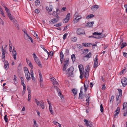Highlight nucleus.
Wrapping results in <instances>:
<instances>
[{
  "label": "nucleus",
  "mask_w": 127,
  "mask_h": 127,
  "mask_svg": "<svg viewBox=\"0 0 127 127\" xmlns=\"http://www.w3.org/2000/svg\"><path fill=\"white\" fill-rule=\"evenodd\" d=\"M53 84L54 85H58V83L56 81V79H55V81H54L53 83Z\"/></svg>",
  "instance_id": "nucleus-54"
},
{
  "label": "nucleus",
  "mask_w": 127,
  "mask_h": 127,
  "mask_svg": "<svg viewBox=\"0 0 127 127\" xmlns=\"http://www.w3.org/2000/svg\"><path fill=\"white\" fill-rule=\"evenodd\" d=\"M100 109L101 112H103L104 111V109L102 104H101V105H100Z\"/></svg>",
  "instance_id": "nucleus-34"
},
{
  "label": "nucleus",
  "mask_w": 127,
  "mask_h": 127,
  "mask_svg": "<svg viewBox=\"0 0 127 127\" xmlns=\"http://www.w3.org/2000/svg\"><path fill=\"white\" fill-rule=\"evenodd\" d=\"M89 76V73H85L84 76L85 78H88Z\"/></svg>",
  "instance_id": "nucleus-49"
},
{
  "label": "nucleus",
  "mask_w": 127,
  "mask_h": 127,
  "mask_svg": "<svg viewBox=\"0 0 127 127\" xmlns=\"http://www.w3.org/2000/svg\"><path fill=\"white\" fill-rule=\"evenodd\" d=\"M89 66L88 65V66H87V68H85V73H89L88 70H89Z\"/></svg>",
  "instance_id": "nucleus-45"
},
{
  "label": "nucleus",
  "mask_w": 127,
  "mask_h": 127,
  "mask_svg": "<svg viewBox=\"0 0 127 127\" xmlns=\"http://www.w3.org/2000/svg\"><path fill=\"white\" fill-rule=\"evenodd\" d=\"M91 56L92 53L91 52H90L89 53L84 56L83 58V59H84L85 58H86L87 59V60H88L91 57Z\"/></svg>",
  "instance_id": "nucleus-14"
},
{
  "label": "nucleus",
  "mask_w": 127,
  "mask_h": 127,
  "mask_svg": "<svg viewBox=\"0 0 127 127\" xmlns=\"http://www.w3.org/2000/svg\"><path fill=\"white\" fill-rule=\"evenodd\" d=\"M99 36H98V37H97V39L101 38H104L105 36V35L104 34H102L100 35Z\"/></svg>",
  "instance_id": "nucleus-32"
},
{
  "label": "nucleus",
  "mask_w": 127,
  "mask_h": 127,
  "mask_svg": "<svg viewBox=\"0 0 127 127\" xmlns=\"http://www.w3.org/2000/svg\"><path fill=\"white\" fill-rule=\"evenodd\" d=\"M81 18V16H78L76 17L74 20V21L75 23H77L79 21V20Z\"/></svg>",
  "instance_id": "nucleus-23"
},
{
  "label": "nucleus",
  "mask_w": 127,
  "mask_h": 127,
  "mask_svg": "<svg viewBox=\"0 0 127 127\" xmlns=\"http://www.w3.org/2000/svg\"><path fill=\"white\" fill-rule=\"evenodd\" d=\"M97 57L98 55H96V56L95 60L94 59V68H96L98 66V61Z\"/></svg>",
  "instance_id": "nucleus-7"
},
{
  "label": "nucleus",
  "mask_w": 127,
  "mask_h": 127,
  "mask_svg": "<svg viewBox=\"0 0 127 127\" xmlns=\"http://www.w3.org/2000/svg\"><path fill=\"white\" fill-rule=\"evenodd\" d=\"M95 16V15L93 14H91L87 16L86 18L88 19L90 18H93Z\"/></svg>",
  "instance_id": "nucleus-28"
},
{
  "label": "nucleus",
  "mask_w": 127,
  "mask_h": 127,
  "mask_svg": "<svg viewBox=\"0 0 127 127\" xmlns=\"http://www.w3.org/2000/svg\"><path fill=\"white\" fill-rule=\"evenodd\" d=\"M118 91L119 93V96H121L122 95V90L120 89H118Z\"/></svg>",
  "instance_id": "nucleus-38"
},
{
  "label": "nucleus",
  "mask_w": 127,
  "mask_h": 127,
  "mask_svg": "<svg viewBox=\"0 0 127 127\" xmlns=\"http://www.w3.org/2000/svg\"><path fill=\"white\" fill-rule=\"evenodd\" d=\"M83 89V87H81V90L79 95V98L80 99H81L84 98V95L83 94V91L82 90Z\"/></svg>",
  "instance_id": "nucleus-6"
},
{
  "label": "nucleus",
  "mask_w": 127,
  "mask_h": 127,
  "mask_svg": "<svg viewBox=\"0 0 127 127\" xmlns=\"http://www.w3.org/2000/svg\"><path fill=\"white\" fill-rule=\"evenodd\" d=\"M12 55L14 59L15 60L16 59L17 53L16 51H12Z\"/></svg>",
  "instance_id": "nucleus-20"
},
{
  "label": "nucleus",
  "mask_w": 127,
  "mask_h": 127,
  "mask_svg": "<svg viewBox=\"0 0 127 127\" xmlns=\"http://www.w3.org/2000/svg\"><path fill=\"white\" fill-rule=\"evenodd\" d=\"M58 21L57 19V18H56V19L55 18H54L49 21V24H53L56 23H57Z\"/></svg>",
  "instance_id": "nucleus-12"
},
{
  "label": "nucleus",
  "mask_w": 127,
  "mask_h": 127,
  "mask_svg": "<svg viewBox=\"0 0 127 127\" xmlns=\"http://www.w3.org/2000/svg\"><path fill=\"white\" fill-rule=\"evenodd\" d=\"M37 106H40V107L43 109H44L45 107V105L44 104H37Z\"/></svg>",
  "instance_id": "nucleus-25"
},
{
  "label": "nucleus",
  "mask_w": 127,
  "mask_h": 127,
  "mask_svg": "<svg viewBox=\"0 0 127 127\" xmlns=\"http://www.w3.org/2000/svg\"><path fill=\"white\" fill-rule=\"evenodd\" d=\"M9 64L8 62L7 61H5L4 62V68L5 69H6L8 67L7 69L9 67Z\"/></svg>",
  "instance_id": "nucleus-19"
},
{
  "label": "nucleus",
  "mask_w": 127,
  "mask_h": 127,
  "mask_svg": "<svg viewBox=\"0 0 127 127\" xmlns=\"http://www.w3.org/2000/svg\"><path fill=\"white\" fill-rule=\"evenodd\" d=\"M53 123L55 124V125H56L57 126L58 125H59V124L58 123V122L56 121H54Z\"/></svg>",
  "instance_id": "nucleus-64"
},
{
  "label": "nucleus",
  "mask_w": 127,
  "mask_h": 127,
  "mask_svg": "<svg viewBox=\"0 0 127 127\" xmlns=\"http://www.w3.org/2000/svg\"><path fill=\"white\" fill-rule=\"evenodd\" d=\"M119 95H118L116 96V101H118V103H120L121 102V100L119 99Z\"/></svg>",
  "instance_id": "nucleus-37"
},
{
  "label": "nucleus",
  "mask_w": 127,
  "mask_h": 127,
  "mask_svg": "<svg viewBox=\"0 0 127 127\" xmlns=\"http://www.w3.org/2000/svg\"><path fill=\"white\" fill-rule=\"evenodd\" d=\"M9 48H12V44L10 40H9Z\"/></svg>",
  "instance_id": "nucleus-47"
},
{
  "label": "nucleus",
  "mask_w": 127,
  "mask_h": 127,
  "mask_svg": "<svg viewBox=\"0 0 127 127\" xmlns=\"http://www.w3.org/2000/svg\"><path fill=\"white\" fill-rule=\"evenodd\" d=\"M28 65L29 66L31 67V68L33 69V66L31 62H29V64H28Z\"/></svg>",
  "instance_id": "nucleus-50"
},
{
  "label": "nucleus",
  "mask_w": 127,
  "mask_h": 127,
  "mask_svg": "<svg viewBox=\"0 0 127 127\" xmlns=\"http://www.w3.org/2000/svg\"><path fill=\"white\" fill-rule=\"evenodd\" d=\"M49 11H52L53 8V7L52 5H50L49 6Z\"/></svg>",
  "instance_id": "nucleus-56"
},
{
  "label": "nucleus",
  "mask_w": 127,
  "mask_h": 127,
  "mask_svg": "<svg viewBox=\"0 0 127 127\" xmlns=\"http://www.w3.org/2000/svg\"><path fill=\"white\" fill-rule=\"evenodd\" d=\"M114 97L113 95H112L111 97V99L110 100V102H111V101H112V102L113 101L114 99Z\"/></svg>",
  "instance_id": "nucleus-61"
},
{
  "label": "nucleus",
  "mask_w": 127,
  "mask_h": 127,
  "mask_svg": "<svg viewBox=\"0 0 127 127\" xmlns=\"http://www.w3.org/2000/svg\"><path fill=\"white\" fill-rule=\"evenodd\" d=\"M99 7V6L97 5H94L92 7L91 9L93 11H95L97 10Z\"/></svg>",
  "instance_id": "nucleus-15"
},
{
  "label": "nucleus",
  "mask_w": 127,
  "mask_h": 127,
  "mask_svg": "<svg viewBox=\"0 0 127 127\" xmlns=\"http://www.w3.org/2000/svg\"><path fill=\"white\" fill-rule=\"evenodd\" d=\"M119 112L115 111L114 112V118H117L118 117V115L119 114Z\"/></svg>",
  "instance_id": "nucleus-30"
},
{
  "label": "nucleus",
  "mask_w": 127,
  "mask_h": 127,
  "mask_svg": "<svg viewBox=\"0 0 127 127\" xmlns=\"http://www.w3.org/2000/svg\"><path fill=\"white\" fill-rule=\"evenodd\" d=\"M84 51H85L83 52V53H85V54H87L89 51V50L88 49H84Z\"/></svg>",
  "instance_id": "nucleus-55"
},
{
  "label": "nucleus",
  "mask_w": 127,
  "mask_h": 127,
  "mask_svg": "<svg viewBox=\"0 0 127 127\" xmlns=\"http://www.w3.org/2000/svg\"><path fill=\"white\" fill-rule=\"evenodd\" d=\"M76 32L77 34L78 35L84 34H85L84 30L83 29L80 28L77 29Z\"/></svg>",
  "instance_id": "nucleus-4"
},
{
  "label": "nucleus",
  "mask_w": 127,
  "mask_h": 127,
  "mask_svg": "<svg viewBox=\"0 0 127 127\" xmlns=\"http://www.w3.org/2000/svg\"><path fill=\"white\" fill-rule=\"evenodd\" d=\"M52 15L53 16H54L56 18H57V19L58 20V21H59V18L60 17L57 14L56 12L55 11H54L52 13Z\"/></svg>",
  "instance_id": "nucleus-17"
},
{
  "label": "nucleus",
  "mask_w": 127,
  "mask_h": 127,
  "mask_svg": "<svg viewBox=\"0 0 127 127\" xmlns=\"http://www.w3.org/2000/svg\"><path fill=\"white\" fill-rule=\"evenodd\" d=\"M91 43H82V44L83 46L85 47H88V45H87V44H89V45H90Z\"/></svg>",
  "instance_id": "nucleus-43"
},
{
  "label": "nucleus",
  "mask_w": 127,
  "mask_h": 127,
  "mask_svg": "<svg viewBox=\"0 0 127 127\" xmlns=\"http://www.w3.org/2000/svg\"><path fill=\"white\" fill-rule=\"evenodd\" d=\"M40 11V10L38 9H36L35 10V13L37 14L39 13Z\"/></svg>",
  "instance_id": "nucleus-59"
},
{
  "label": "nucleus",
  "mask_w": 127,
  "mask_h": 127,
  "mask_svg": "<svg viewBox=\"0 0 127 127\" xmlns=\"http://www.w3.org/2000/svg\"><path fill=\"white\" fill-rule=\"evenodd\" d=\"M34 101L36 103H40V102L41 103H44L42 100L40 102L39 101H37L36 99H35Z\"/></svg>",
  "instance_id": "nucleus-39"
},
{
  "label": "nucleus",
  "mask_w": 127,
  "mask_h": 127,
  "mask_svg": "<svg viewBox=\"0 0 127 127\" xmlns=\"http://www.w3.org/2000/svg\"><path fill=\"white\" fill-rule=\"evenodd\" d=\"M68 35L67 33H65L63 35V38L64 40L66 37Z\"/></svg>",
  "instance_id": "nucleus-53"
},
{
  "label": "nucleus",
  "mask_w": 127,
  "mask_h": 127,
  "mask_svg": "<svg viewBox=\"0 0 127 127\" xmlns=\"http://www.w3.org/2000/svg\"><path fill=\"white\" fill-rule=\"evenodd\" d=\"M71 57L73 62H74L76 59L75 55L74 54H73L71 56Z\"/></svg>",
  "instance_id": "nucleus-26"
},
{
  "label": "nucleus",
  "mask_w": 127,
  "mask_h": 127,
  "mask_svg": "<svg viewBox=\"0 0 127 127\" xmlns=\"http://www.w3.org/2000/svg\"><path fill=\"white\" fill-rule=\"evenodd\" d=\"M125 104H123V109H124L125 108H126V109L124 111V116H127V107L126 106H125Z\"/></svg>",
  "instance_id": "nucleus-13"
},
{
  "label": "nucleus",
  "mask_w": 127,
  "mask_h": 127,
  "mask_svg": "<svg viewBox=\"0 0 127 127\" xmlns=\"http://www.w3.org/2000/svg\"><path fill=\"white\" fill-rule=\"evenodd\" d=\"M34 60L36 63L40 67V68H42V65L40 61L38 58H36V59H34Z\"/></svg>",
  "instance_id": "nucleus-11"
},
{
  "label": "nucleus",
  "mask_w": 127,
  "mask_h": 127,
  "mask_svg": "<svg viewBox=\"0 0 127 127\" xmlns=\"http://www.w3.org/2000/svg\"><path fill=\"white\" fill-rule=\"evenodd\" d=\"M69 53V51L68 49H66V51L65 52V54L66 55H68Z\"/></svg>",
  "instance_id": "nucleus-63"
},
{
  "label": "nucleus",
  "mask_w": 127,
  "mask_h": 127,
  "mask_svg": "<svg viewBox=\"0 0 127 127\" xmlns=\"http://www.w3.org/2000/svg\"><path fill=\"white\" fill-rule=\"evenodd\" d=\"M15 25L16 27L17 28V30H19V24L17 23H15Z\"/></svg>",
  "instance_id": "nucleus-52"
},
{
  "label": "nucleus",
  "mask_w": 127,
  "mask_h": 127,
  "mask_svg": "<svg viewBox=\"0 0 127 127\" xmlns=\"http://www.w3.org/2000/svg\"><path fill=\"white\" fill-rule=\"evenodd\" d=\"M40 47L41 48H42L43 49L44 51L46 52L47 53V55H48V57L47 59H48V58L49 56V55H50V54H49V53L47 51L46 49L44 48L43 46L42 45H41Z\"/></svg>",
  "instance_id": "nucleus-21"
},
{
  "label": "nucleus",
  "mask_w": 127,
  "mask_h": 127,
  "mask_svg": "<svg viewBox=\"0 0 127 127\" xmlns=\"http://www.w3.org/2000/svg\"><path fill=\"white\" fill-rule=\"evenodd\" d=\"M62 25V23H60L58 24H56L54 25V26L57 27H59L61 26Z\"/></svg>",
  "instance_id": "nucleus-42"
},
{
  "label": "nucleus",
  "mask_w": 127,
  "mask_h": 127,
  "mask_svg": "<svg viewBox=\"0 0 127 127\" xmlns=\"http://www.w3.org/2000/svg\"><path fill=\"white\" fill-rule=\"evenodd\" d=\"M72 91L74 95H76L77 93V90H76L75 89H73L72 90Z\"/></svg>",
  "instance_id": "nucleus-35"
},
{
  "label": "nucleus",
  "mask_w": 127,
  "mask_h": 127,
  "mask_svg": "<svg viewBox=\"0 0 127 127\" xmlns=\"http://www.w3.org/2000/svg\"><path fill=\"white\" fill-rule=\"evenodd\" d=\"M4 119L6 122H8V119L7 118V115H5L4 117Z\"/></svg>",
  "instance_id": "nucleus-46"
},
{
  "label": "nucleus",
  "mask_w": 127,
  "mask_h": 127,
  "mask_svg": "<svg viewBox=\"0 0 127 127\" xmlns=\"http://www.w3.org/2000/svg\"><path fill=\"white\" fill-rule=\"evenodd\" d=\"M24 70L25 74V76L27 80H29L31 79L30 74L28 68L26 67L24 68Z\"/></svg>",
  "instance_id": "nucleus-1"
},
{
  "label": "nucleus",
  "mask_w": 127,
  "mask_h": 127,
  "mask_svg": "<svg viewBox=\"0 0 127 127\" xmlns=\"http://www.w3.org/2000/svg\"><path fill=\"white\" fill-rule=\"evenodd\" d=\"M120 111V108L119 107H117V109L115 110L116 112H117L119 113Z\"/></svg>",
  "instance_id": "nucleus-60"
},
{
  "label": "nucleus",
  "mask_w": 127,
  "mask_h": 127,
  "mask_svg": "<svg viewBox=\"0 0 127 127\" xmlns=\"http://www.w3.org/2000/svg\"><path fill=\"white\" fill-rule=\"evenodd\" d=\"M23 87V90L22 93V94H24L25 93L26 90V86L25 87V88H24V87Z\"/></svg>",
  "instance_id": "nucleus-58"
},
{
  "label": "nucleus",
  "mask_w": 127,
  "mask_h": 127,
  "mask_svg": "<svg viewBox=\"0 0 127 127\" xmlns=\"http://www.w3.org/2000/svg\"><path fill=\"white\" fill-rule=\"evenodd\" d=\"M22 31H23L24 33H25L28 36L29 35L27 33V31L25 29H24L23 30H22Z\"/></svg>",
  "instance_id": "nucleus-51"
},
{
  "label": "nucleus",
  "mask_w": 127,
  "mask_h": 127,
  "mask_svg": "<svg viewBox=\"0 0 127 127\" xmlns=\"http://www.w3.org/2000/svg\"><path fill=\"white\" fill-rule=\"evenodd\" d=\"M70 13H68L66 17V18H67V19H68V20H69V19L70 18Z\"/></svg>",
  "instance_id": "nucleus-48"
},
{
  "label": "nucleus",
  "mask_w": 127,
  "mask_h": 127,
  "mask_svg": "<svg viewBox=\"0 0 127 127\" xmlns=\"http://www.w3.org/2000/svg\"><path fill=\"white\" fill-rule=\"evenodd\" d=\"M84 92H85L86 93L87 89H88V88L89 87V85L87 84L86 85L84 83Z\"/></svg>",
  "instance_id": "nucleus-24"
},
{
  "label": "nucleus",
  "mask_w": 127,
  "mask_h": 127,
  "mask_svg": "<svg viewBox=\"0 0 127 127\" xmlns=\"http://www.w3.org/2000/svg\"><path fill=\"white\" fill-rule=\"evenodd\" d=\"M60 56L61 64H62L64 59V56L62 51L60 52Z\"/></svg>",
  "instance_id": "nucleus-9"
},
{
  "label": "nucleus",
  "mask_w": 127,
  "mask_h": 127,
  "mask_svg": "<svg viewBox=\"0 0 127 127\" xmlns=\"http://www.w3.org/2000/svg\"><path fill=\"white\" fill-rule=\"evenodd\" d=\"M56 13L58 14H59V13H60V11L58 9V8H57L56 9Z\"/></svg>",
  "instance_id": "nucleus-62"
},
{
  "label": "nucleus",
  "mask_w": 127,
  "mask_h": 127,
  "mask_svg": "<svg viewBox=\"0 0 127 127\" xmlns=\"http://www.w3.org/2000/svg\"><path fill=\"white\" fill-rule=\"evenodd\" d=\"M84 122L85 123V125L87 127H92L93 124L92 122L89 121L86 119H84Z\"/></svg>",
  "instance_id": "nucleus-3"
},
{
  "label": "nucleus",
  "mask_w": 127,
  "mask_h": 127,
  "mask_svg": "<svg viewBox=\"0 0 127 127\" xmlns=\"http://www.w3.org/2000/svg\"><path fill=\"white\" fill-rule=\"evenodd\" d=\"M4 8L7 14L10 13L9 10L7 7H5Z\"/></svg>",
  "instance_id": "nucleus-41"
},
{
  "label": "nucleus",
  "mask_w": 127,
  "mask_h": 127,
  "mask_svg": "<svg viewBox=\"0 0 127 127\" xmlns=\"http://www.w3.org/2000/svg\"><path fill=\"white\" fill-rule=\"evenodd\" d=\"M94 23V22H89L85 24V26L88 27H92L93 26Z\"/></svg>",
  "instance_id": "nucleus-10"
},
{
  "label": "nucleus",
  "mask_w": 127,
  "mask_h": 127,
  "mask_svg": "<svg viewBox=\"0 0 127 127\" xmlns=\"http://www.w3.org/2000/svg\"><path fill=\"white\" fill-rule=\"evenodd\" d=\"M88 96H87L86 97V101L87 102L86 103H89L90 96L89 94H88Z\"/></svg>",
  "instance_id": "nucleus-27"
},
{
  "label": "nucleus",
  "mask_w": 127,
  "mask_h": 127,
  "mask_svg": "<svg viewBox=\"0 0 127 127\" xmlns=\"http://www.w3.org/2000/svg\"><path fill=\"white\" fill-rule=\"evenodd\" d=\"M69 20L68 19L65 18L63 20V22L64 23H67L68 21Z\"/></svg>",
  "instance_id": "nucleus-44"
},
{
  "label": "nucleus",
  "mask_w": 127,
  "mask_h": 127,
  "mask_svg": "<svg viewBox=\"0 0 127 127\" xmlns=\"http://www.w3.org/2000/svg\"><path fill=\"white\" fill-rule=\"evenodd\" d=\"M7 15L10 20H13V17L12 16V15L10 13L8 14Z\"/></svg>",
  "instance_id": "nucleus-36"
},
{
  "label": "nucleus",
  "mask_w": 127,
  "mask_h": 127,
  "mask_svg": "<svg viewBox=\"0 0 127 127\" xmlns=\"http://www.w3.org/2000/svg\"><path fill=\"white\" fill-rule=\"evenodd\" d=\"M35 5L37 6L39 5L40 4V1L38 0H36L35 1Z\"/></svg>",
  "instance_id": "nucleus-40"
},
{
  "label": "nucleus",
  "mask_w": 127,
  "mask_h": 127,
  "mask_svg": "<svg viewBox=\"0 0 127 127\" xmlns=\"http://www.w3.org/2000/svg\"><path fill=\"white\" fill-rule=\"evenodd\" d=\"M78 67L79 69L80 73H82L83 75L84 73L82 71L84 70V68L83 67L82 65H79Z\"/></svg>",
  "instance_id": "nucleus-16"
},
{
  "label": "nucleus",
  "mask_w": 127,
  "mask_h": 127,
  "mask_svg": "<svg viewBox=\"0 0 127 127\" xmlns=\"http://www.w3.org/2000/svg\"><path fill=\"white\" fill-rule=\"evenodd\" d=\"M102 33V32L100 33H99L97 32H95L93 33V35H101Z\"/></svg>",
  "instance_id": "nucleus-33"
},
{
  "label": "nucleus",
  "mask_w": 127,
  "mask_h": 127,
  "mask_svg": "<svg viewBox=\"0 0 127 127\" xmlns=\"http://www.w3.org/2000/svg\"><path fill=\"white\" fill-rule=\"evenodd\" d=\"M65 64L64 65L63 67V70L64 71H65L67 66L69 64V59L67 58L66 59V60L64 61Z\"/></svg>",
  "instance_id": "nucleus-2"
},
{
  "label": "nucleus",
  "mask_w": 127,
  "mask_h": 127,
  "mask_svg": "<svg viewBox=\"0 0 127 127\" xmlns=\"http://www.w3.org/2000/svg\"><path fill=\"white\" fill-rule=\"evenodd\" d=\"M71 39L72 41L75 42L77 40V38L75 37H73L71 38Z\"/></svg>",
  "instance_id": "nucleus-31"
},
{
  "label": "nucleus",
  "mask_w": 127,
  "mask_h": 127,
  "mask_svg": "<svg viewBox=\"0 0 127 127\" xmlns=\"http://www.w3.org/2000/svg\"><path fill=\"white\" fill-rule=\"evenodd\" d=\"M127 44L126 43L124 42L122 43V44L121 45V49H122L124 47L126 46L127 45Z\"/></svg>",
  "instance_id": "nucleus-29"
},
{
  "label": "nucleus",
  "mask_w": 127,
  "mask_h": 127,
  "mask_svg": "<svg viewBox=\"0 0 127 127\" xmlns=\"http://www.w3.org/2000/svg\"><path fill=\"white\" fill-rule=\"evenodd\" d=\"M32 55L33 58H34V60L36 59V58H38V57L36 56L35 53H34Z\"/></svg>",
  "instance_id": "nucleus-57"
},
{
  "label": "nucleus",
  "mask_w": 127,
  "mask_h": 127,
  "mask_svg": "<svg viewBox=\"0 0 127 127\" xmlns=\"http://www.w3.org/2000/svg\"><path fill=\"white\" fill-rule=\"evenodd\" d=\"M121 82L124 87H125L127 85V79L126 78L124 77L121 81Z\"/></svg>",
  "instance_id": "nucleus-5"
},
{
  "label": "nucleus",
  "mask_w": 127,
  "mask_h": 127,
  "mask_svg": "<svg viewBox=\"0 0 127 127\" xmlns=\"http://www.w3.org/2000/svg\"><path fill=\"white\" fill-rule=\"evenodd\" d=\"M74 68L72 66H71L69 68L67 69L66 71L68 72L70 71V73H71L70 74L71 75L72 73V72L74 71Z\"/></svg>",
  "instance_id": "nucleus-18"
},
{
  "label": "nucleus",
  "mask_w": 127,
  "mask_h": 127,
  "mask_svg": "<svg viewBox=\"0 0 127 127\" xmlns=\"http://www.w3.org/2000/svg\"><path fill=\"white\" fill-rule=\"evenodd\" d=\"M49 104V110L50 112L52 114H53V111L52 109V106L51 104Z\"/></svg>",
  "instance_id": "nucleus-22"
},
{
  "label": "nucleus",
  "mask_w": 127,
  "mask_h": 127,
  "mask_svg": "<svg viewBox=\"0 0 127 127\" xmlns=\"http://www.w3.org/2000/svg\"><path fill=\"white\" fill-rule=\"evenodd\" d=\"M54 87L55 89L56 90L57 92L58 93L59 96L62 99L63 97L62 94L61 93V92L60 90L57 87V86H54Z\"/></svg>",
  "instance_id": "nucleus-8"
}]
</instances>
